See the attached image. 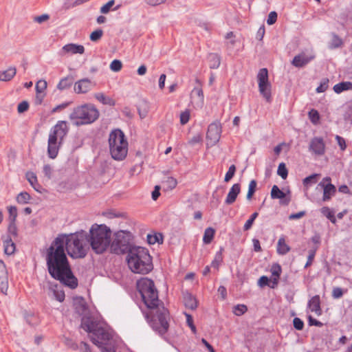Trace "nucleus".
I'll use <instances>...</instances> for the list:
<instances>
[{
    "label": "nucleus",
    "mask_w": 352,
    "mask_h": 352,
    "mask_svg": "<svg viewBox=\"0 0 352 352\" xmlns=\"http://www.w3.org/2000/svg\"><path fill=\"white\" fill-rule=\"evenodd\" d=\"M314 56H308L304 53L295 56L292 63L296 67H302L314 59Z\"/></svg>",
    "instance_id": "19"
},
{
    "label": "nucleus",
    "mask_w": 352,
    "mask_h": 352,
    "mask_svg": "<svg viewBox=\"0 0 352 352\" xmlns=\"http://www.w3.org/2000/svg\"><path fill=\"white\" fill-rule=\"evenodd\" d=\"M98 117V110L91 104L78 107L69 115V119L74 120V124L76 126L91 124Z\"/></svg>",
    "instance_id": "9"
},
{
    "label": "nucleus",
    "mask_w": 352,
    "mask_h": 352,
    "mask_svg": "<svg viewBox=\"0 0 352 352\" xmlns=\"http://www.w3.org/2000/svg\"><path fill=\"white\" fill-rule=\"evenodd\" d=\"M100 326L90 318H82L80 324L81 328L88 332L89 335L93 334L94 331H96V329Z\"/></svg>",
    "instance_id": "20"
},
{
    "label": "nucleus",
    "mask_w": 352,
    "mask_h": 352,
    "mask_svg": "<svg viewBox=\"0 0 352 352\" xmlns=\"http://www.w3.org/2000/svg\"><path fill=\"white\" fill-rule=\"evenodd\" d=\"M16 69L15 67H10L6 70L0 72V80L1 81H10L16 75Z\"/></svg>",
    "instance_id": "24"
},
{
    "label": "nucleus",
    "mask_w": 352,
    "mask_h": 352,
    "mask_svg": "<svg viewBox=\"0 0 352 352\" xmlns=\"http://www.w3.org/2000/svg\"><path fill=\"white\" fill-rule=\"evenodd\" d=\"M316 248L314 250H311L309 252V255L307 258V261L305 265V267H308L310 266L313 262V260L314 258L315 254H316Z\"/></svg>",
    "instance_id": "59"
},
{
    "label": "nucleus",
    "mask_w": 352,
    "mask_h": 352,
    "mask_svg": "<svg viewBox=\"0 0 352 352\" xmlns=\"http://www.w3.org/2000/svg\"><path fill=\"white\" fill-rule=\"evenodd\" d=\"M103 34V31L101 29H97L90 34V40L96 42L100 40Z\"/></svg>",
    "instance_id": "48"
},
{
    "label": "nucleus",
    "mask_w": 352,
    "mask_h": 352,
    "mask_svg": "<svg viewBox=\"0 0 352 352\" xmlns=\"http://www.w3.org/2000/svg\"><path fill=\"white\" fill-rule=\"evenodd\" d=\"M8 210L10 215V221H15L17 217L16 207L9 206Z\"/></svg>",
    "instance_id": "55"
},
{
    "label": "nucleus",
    "mask_w": 352,
    "mask_h": 352,
    "mask_svg": "<svg viewBox=\"0 0 352 352\" xmlns=\"http://www.w3.org/2000/svg\"><path fill=\"white\" fill-rule=\"evenodd\" d=\"M342 45V41L338 36L333 34L331 41L329 43V47L331 49L337 48Z\"/></svg>",
    "instance_id": "41"
},
{
    "label": "nucleus",
    "mask_w": 352,
    "mask_h": 352,
    "mask_svg": "<svg viewBox=\"0 0 352 352\" xmlns=\"http://www.w3.org/2000/svg\"><path fill=\"white\" fill-rule=\"evenodd\" d=\"M290 248L285 243V240L283 237H281L278 239L277 243V252L280 255L286 254L288 252H289Z\"/></svg>",
    "instance_id": "27"
},
{
    "label": "nucleus",
    "mask_w": 352,
    "mask_h": 352,
    "mask_svg": "<svg viewBox=\"0 0 352 352\" xmlns=\"http://www.w3.org/2000/svg\"><path fill=\"white\" fill-rule=\"evenodd\" d=\"M248 311L245 305H237L234 307L233 312L236 316H241Z\"/></svg>",
    "instance_id": "45"
},
{
    "label": "nucleus",
    "mask_w": 352,
    "mask_h": 352,
    "mask_svg": "<svg viewBox=\"0 0 352 352\" xmlns=\"http://www.w3.org/2000/svg\"><path fill=\"white\" fill-rule=\"evenodd\" d=\"M43 173L45 177H47L48 179H50L52 175L53 168L50 164H45L43 166Z\"/></svg>",
    "instance_id": "58"
},
{
    "label": "nucleus",
    "mask_w": 352,
    "mask_h": 352,
    "mask_svg": "<svg viewBox=\"0 0 352 352\" xmlns=\"http://www.w3.org/2000/svg\"><path fill=\"white\" fill-rule=\"evenodd\" d=\"M343 295V292L340 287H334L332 291V296L334 298H341Z\"/></svg>",
    "instance_id": "61"
},
{
    "label": "nucleus",
    "mask_w": 352,
    "mask_h": 352,
    "mask_svg": "<svg viewBox=\"0 0 352 352\" xmlns=\"http://www.w3.org/2000/svg\"><path fill=\"white\" fill-rule=\"evenodd\" d=\"M147 241L149 244H155L156 243H162L163 242V236L161 234H148Z\"/></svg>",
    "instance_id": "35"
},
{
    "label": "nucleus",
    "mask_w": 352,
    "mask_h": 352,
    "mask_svg": "<svg viewBox=\"0 0 352 352\" xmlns=\"http://www.w3.org/2000/svg\"><path fill=\"white\" fill-rule=\"evenodd\" d=\"M222 262V254L221 252H219L216 254L214 259L212 261L211 265L212 267L218 269L219 265Z\"/></svg>",
    "instance_id": "53"
},
{
    "label": "nucleus",
    "mask_w": 352,
    "mask_h": 352,
    "mask_svg": "<svg viewBox=\"0 0 352 352\" xmlns=\"http://www.w3.org/2000/svg\"><path fill=\"white\" fill-rule=\"evenodd\" d=\"M54 295L56 299L59 302H63L65 299V293L63 291H54Z\"/></svg>",
    "instance_id": "63"
},
{
    "label": "nucleus",
    "mask_w": 352,
    "mask_h": 352,
    "mask_svg": "<svg viewBox=\"0 0 352 352\" xmlns=\"http://www.w3.org/2000/svg\"><path fill=\"white\" fill-rule=\"evenodd\" d=\"M326 145L324 140L320 137H315L310 141L309 150L316 155H323L325 153Z\"/></svg>",
    "instance_id": "14"
},
{
    "label": "nucleus",
    "mask_w": 352,
    "mask_h": 352,
    "mask_svg": "<svg viewBox=\"0 0 352 352\" xmlns=\"http://www.w3.org/2000/svg\"><path fill=\"white\" fill-rule=\"evenodd\" d=\"M91 81L88 78H83L75 82L74 89L76 94H85L91 90Z\"/></svg>",
    "instance_id": "17"
},
{
    "label": "nucleus",
    "mask_w": 352,
    "mask_h": 352,
    "mask_svg": "<svg viewBox=\"0 0 352 352\" xmlns=\"http://www.w3.org/2000/svg\"><path fill=\"white\" fill-rule=\"evenodd\" d=\"M184 303L186 308L195 309L197 307V302L194 296L189 293L184 294Z\"/></svg>",
    "instance_id": "25"
},
{
    "label": "nucleus",
    "mask_w": 352,
    "mask_h": 352,
    "mask_svg": "<svg viewBox=\"0 0 352 352\" xmlns=\"http://www.w3.org/2000/svg\"><path fill=\"white\" fill-rule=\"evenodd\" d=\"M8 290V273L6 265L0 260V292L7 294Z\"/></svg>",
    "instance_id": "16"
},
{
    "label": "nucleus",
    "mask_w": 352,
    "mask_h": 352,
    "mask_svg": "<svg viewBox=\"0 0 352 352\" xmlns=\"http://www.w3.org/2000/svg\"><path fill=\"white\" fill-rule=\"evenodd\" d=\"M308 116L309 120L314 124H318L319 123L320 115L317 110L312 109L309 111Z\"/></svg>",
    "instance_id": "37"
},
{
    "label": "nucleus",
    "mask_w": 352,
    "mask_h": 352,
    "mask_svg": "<svg viewBox=\"0 0 352 352\" xmlns=\"http://www.w3.org/2000/svg\"><path fill=\"white\" fill-rule=\"evenodd\" d=\"M8 234L3 239L4 252L8 255L12 254L15 251V244L12 237L17 236V228L15 221H10L8 228Z\"/></svg>",
    "instance_id": "11"
},
{
    "label": "nucleus",
    "mask_w": 352,
    "mask_h": 352,
    "mask_svg": "<svg viewBox=\"0 0 352 352\" xmlns=\"http://www.w3.org/2000/svg\"><path fill=\"white\" fill-rule=\"evenodd\" d=\"M72 82H73L72 79L70 77H65L64 78H62L59 81V82L57 85V88L59 90H63V89H67L72 85Z\"/></svg>",
    "instance_id": "33"
},
{
    "label": "nucleus",
    "mask_w": 352,
    "mask_h": 352,
    "mask_svg": "<svg viewBox=\"0 0 352 352\" xmlns=\"http://www.w3.org/2000/svg\"><path fill=\"white\" fill-rule=\"evenodd\" d=\"M111 230L104 224H93L87 232V242L98 254L104 253L111 243Z\"/></svg>",
    "instance_id": "4"
},
{
    "label": "nucleus",
    "mask_w": 352,
    "mask_h": 352,
    "mask_svg": "<svg viewBox=\"0 0 352 352\" xmlns=\"http://www.w3.org/2000/svg\"><path fill=\"white\" fill-rule=\"evenodd\" d=\"M215 230L212 228H208L205 230L203 241L206 244H209L212 241Z\"/></svg>",
    "instance_id": "29"
},
{
    "label": "nucleus",
    "mask_w": 352,
    "mask_h": 352,
    "mask_svg": "<svg viewBox=\"0 0 352 352\" xmlns=\"http://www.w3.org/2000/svg\"><path fill=\"white\" fill-rule=\"evenodd\" d=\"M271 197L272 199H283L285 197V194L277 186L274 185L271 190Z\"/></svg>",
    "instance_id": "36"
},
{
    "label": "nucleus",
    "mask_w": 352,
    "mask_h": 352,
    "mask_svg": "<svg viewBox=\"0 0 352 352\" xmlns=\"http://www.w3.org/2000/svg\"><path fill=\"white\" fill-rule=\"evenodd\" d=\"M26 179L30 184V185L36 190V186L38 185L37 177L35 173L33 172H28L25 175Z\"/></svg>",
    "instance_id": "39"
},
{
    "label": "nucleus",
    "mask_w": 352,
    "mask_h": 352,
    "mask_svg": "<svg viewBox=\"0 0 352 352\" xmlns=\"http://www.w3.org/2000/svg\"><path fill=\"white\" fill-rule=\"evenodd\" d=\"M256 182L255 180L250 181L248 186V191L247 194V199L250 200L256 191Z\"/></svg>",
    "instance_id": "40"
},
{
    "label": "nucleus",
    "mask_w": 352,
    "mask_h": 352,
    "mask_svg": "<svg viewBox=\"0 0 352 352\" xmlns=\"http://www.w3.org/2000/svg\"><path fill=\"white\" fill-rule=\"evenodd\" d=\"M293 324H294V328L297 330H302L304 327V322L299 318H294Z\"/></svg>",
    "instance_id": "56"
},
{
    "label": "nucleus",
    "mask_w": 352,
    "mask_h": 352,
    "mask_svg": "<svg viewBox=\"0 0 352 352\" xmlns=\"http://www.w3.org/2000/svg\"><path fill=\"white\" fill-rule=\"evenodd\" d=\"M57 237L63 241V247L70 257L82 258L87 256L89 250V244L85 231L80 230L70 234H60Z\"/></svg>",
    "instance_id": "3"
},
{
    "label": "nucleus",
    "mask_w": 352,
    "mask_h": 352,
    "mask_svg": "<svg viewBox=\"0 0 352 352\" xmlns=\"http://www.w3.org/2000/svg\"><path fill=\"white\" fill-rule=\"evenodd\" d=\"M194 94H196L197 96V104L201 107L204 101V96L202 89L201 87H195L192 91V96ZM192 97L193 96H192Z\"/></svg>",
    "instance_id": "30"
},
{
    "label": "nucleus",
    "mask_w": 352,
    "mask_h": 352,
    "mask_svg": "<svg viewBox=\"0 0 352 352\" xmlns=\"http://www.w3.org/2000/svg\"><path fill=\"white\" fill-rule=\"evenodd\" d=\"M137 287L149 309L145 317L151 327L161 334L166 333L168 328L169 313L158 298L154 282L148 278H142L138 281Z\"/></svg>",
    "instance_id": "1"
},
{
    "label": "nucleus",
    "mask_w": 352,
    "mask_h": 352,
    "mask_svg": "<svg viewBox=\"0 0 352 352\" xmlns=\"http://www.w3.org/2000/svg\"><path fill=\"white\" fill-rule=\"evenodd\" d=\"M89 338L102 352H116V342L111 329L100 325Z\"/></svg>",
    "instance_id": "8"
},
{
    "label": "nucleus",
    "mask_w": 352,
    "mask_h": 352,
    "mask_svg": "<svg viewBox=\"0 0 352 352\" xmlns=\"http://www.w3.org/2000/svg\"><path fill=\"white\" fill-rule=\"evenodd\" d=\"M126 233L122 230L116 233L115 239L112 243V252L116 254L124 252L127 249L128 240L126 239Z\"/></svg>",
    "instance_id": "12"
},
{
    "label": "nucleus",
    "mask_w": 352,
    "mask_h": 352,
    "mask_svg": "<svg viewBox=\"0 0 352 352\" xmlns=\"http://www.w3.org/2000/svg\"><path fill=\"white\" fill-rule=\"evenodd\" d=\"M68 132L69 127L66 121H58L52 128L47 142V154L50 158L54 159L56 157L60 145Z\"/></svg>",
    "instance_id": "6"
},
{
    "label": "nucleus",
    "mask_w": 352,
    "mask_h": 352,
    "mask_svg": "<svg viewBox=\"0 0 352 352\" xmlns=\"http://www.w3.org/2000/svg\"><path fill=\"white\" fill-rule=\"evenodd\" d=\"M184 314L186 318V323H187L188 326L190 328V329L193 333H196L197 329L194 324L193 318H192V316L187 313H184Z\"/></svg>",
    "instance_id": "50"
},
{
    "label": "nucleus",
    "mask_w": 352,
    "mask_h": 352,
    "mask_svg": "<svg viewBox=\"0 0 352 352\" xmlns=\"http://www.w3.org/2000/svg\"><path fill=\"white\" fill-rule=\"evenodd\" d=\"M321 212L324 216H326L329 219H330L332 222H335L334 215L328 207L322 208Z\"/></svg>",
    "instance_id": "54"
},
{
    "label": "nucleus",
    "mask_w": 352,
    "mask_h": 352,
    "mask_svg": "<svg viewBox=\"0 0 352 352\" xmlns=\"http://www.w3.org/2000/svg\"><path fill=\"white\" fill-rule=\"evenodd\" d=\"M235 171H236L235 166L234 165H231L229 167V169H228V172L226 173V174L225 175L224 181L226 182H229L233 177V176L234 175Z\"/></svg>",
    "instance_id": "52"
},
{
    "label": "nucleus",
    "mask_w": 352,
    "mask_h": 352,
    "mask_svg": "<svg viewBox=\"0 0 352 352\" xmlns=\"http://www.w3.org/2000/svg\"><path fill=\"white\" fill-rule=\"evenodd\" d=\"M256 78L260 94L267 102L270 103L272 102V84L269 80L268 70L266 68L259 69Z\"/></svg>",
    "instance_id": "10"
},
{
    "label": "nucleus",
    "mask_w": 352,
    "mask_h": 352,
    "mask_svg": "<svg viewBox=\"0 0 352 352\" xmlns=\"http://www.w3.org/2000/svg\"><path fill=\"white\" fill-rule=\"evenodd\" d=\"M281 271V267L278 264H274L272 266V278L270 279V282L272 284L270 285V287L274 288L277 285Z\"/></svg>",
    "instance_id": "22"
},
{
    "label": "nucleus",
    "mask_w": 352,
    "mask_h": 352,
    "mask_svg": "<svg viewBox=\"0 0 352 352\" xmlns=\"http://www.w3.org/2000/svg\"><path fill=\"white\" fill-rule=\"evenodd\" d=\"M309 308L312 312H315L318 316L322 313L320 308V300L319 296L316 295L313 296L309 301Z\"/></svg>",
    "instance_id": "23"
},
{
    "label": "nucleus",
    "mask_w": 352,
    "mask_h": 352,
    "mask_svg": "<svg viewBox=\"0 0 352 352\" xmlns=\"http://www.w3.org/2000/svg\"><path fill=\"white\" fill-rule=\"evenodd\" d=\"M210 61L211 63L210 67L212 69L218 68L221 63L220 57L216 54H212L210 55Z\"/></svg>",
    "instance_id": "38"
},
{
    "label": "nucleus",
    "mask_w": 352,
    "mask_h": 352,
    "mask_svg": "<svg viewBox=\"0 0 352 352\" xmlns=\"http://www.w3.org/2000/svg\"><path fill=\"white\" fill-rule=\"evenodd\" d=\"M76 309L79 313H82L86 309V305L82 299L78 300V302H76Z\"/></svg>",
    "instance_id": "60"
},
{
    "label": "nucleus",
    "mask_w": 352,
    "mask_h": 352,
    "mask_svg": "<svg viewBox=\"0 0 352 352\" xmlns=\"http://www.w3.org/2000/svg\"><path fill=\"white\" fill-rule=\"evenodd\" d=\"M258 214L256 212H254L251 215L250 218L244 224L243 230L245 231H247V230H250L252 228V225L254 223V221L256 219V218L258 217Z\"/></svg>",
    "instance_id": "43"
},
{
    "label": "nucleus",
    "mask_w": 352,
    "mask_h": 352,
    "mask_svg": "<svg viewBox=\"0 0 352 352\" xmlns=\"http://www.w3.org/2000/svg\"><path fill=\"white\" fill-rule=\"evenodd\" d=\"M85 52V47L82 45H78L75 43H69L65 45L60 52V54L63 56L67 55H73V54H82Z\"/></svg>",
    "instance_id": "15"
},
{
    "label": "nucleus",
    "mask_w": 352,
    "mask_h": 352,
    "mask_svg": "<svg viewBox=\"0 0 352 352\" xmlns=\"http://www.w3.org/2000/svg\"><path fill=\"white\" fill-rule=\"evenodd\" d=\"M122 67V63L119 60H113L110 64V69L113 72H118L121 70Z\"/></svg>",
    "instance_id": "51"
},
{
    "label": "nucleus",
    "mask_w": 352,
    "mask_h": 352,
    "mask_svg": "<svg viewBox=\"0 0 352 352\" xmlns=\"http://www.w3.org/2000/svg\"><path fill=\"white\" fill-rule=\"evenodd\" d=\"M29 108V104L27 101H23L18 104L17 111L19 113H22L28 111Z\"/></svg>",
    "instance_id": "57"
},
{
    "label": "nucleus",
    "mask_w": 352,
    "mask_h": 352,
    "mask_svg": "<svg viewBox=\"0 0 352 352\" xmlns=\"http://www.w3.org/2000/svg\"><path fill=\"white\" fill-rule=\"evenodd\" d=\"M320 176L319 174H312L309 175V177H305L303 181L302 184L305 188V190H307L308 187L312 184H316L317 182V179Z\"/></svg>",
    "instance_id": "31"
},
{
    "label": "nucleus",
    "mask_w": 352,
    "mask_h": 352,
    "mask_svg": "<svg viewBox=\"0 0 352 352\" xmlns=\"http://www.w3.org/2000/svg\"><path fill=\"white\" fill-rule=\"evenodd\" d=\"M46 263L51 276L71 288L78 285L77 279L72 274L69 261L63 247V241L56 237L47 249Z\"/></svg>",
    "instance_id": "2"
},
{
    "label": "nucleus",
    "mask_w": 352,
    "mask_h": 352,
    "mask_svg": "<svg viewBox=\"0 0 352 352\" xmlns=\"http://www.w3.org/2000/svg\"><path fill=\"white\" fill-rule=\"evenodd\" d=\"M115 5V0H110L100 8V12L102 14H107L112 9Z\"/></svg>",
    "instance_id": "44"
},
{
    "label": "nucleus",
    "mask_w": 352,
    "mask_h": 352,
    "mask_svg": "<svg viewBox=\"0 0 352 352\" xmlns=\"http://www.w3.org/2000/svg\"><path fill=\"white\" fill-rule=\"evenodd\" d=\"M277 173L283 179H286L287 177L288 171L284 163H280L278 165Z\"/></svg>",
    "instance_id": "46"
},
{
    "label": "nucleus",
    "mask_w": 352,
    "mask_h": 352,
    "mask_svg": "<svg viewBox=\"0 0 352 352\" xmlns=\"http://www.w3.org/2000/svg\"><path fill=\"white\" fill-rule=\"evenodd\" d=\"M164 187L166 190H173L177 184V179L172 177H168L163 182Z\"/></svg>",
    "instance_id": "34"
},
{
    "label": "nucleus",
    "mask_w": 352,
    "mask_h": 352,
    "mask_svg": "<svg viewBox=\"0 0 352 352\" xmlns=\"http://www.w3.org/2000/svg\"><path fill=\"white\" fill-rule=\"evenodd\" d=\"M319 186L323 190V201H329L336 192L335 186L331 184H324V182H320L318 185V187Z\"/></svg>",
    "instance_id": "18"
},
{
    "label": "nucleus",
    "mask_w": 352,
    "mask_h": 352,
    "mask_svg": "<svg viewBox=\"0 0 352 352\" xmlns=\"http://www.w3.org/2000/svg\"><path fill=\"white\" fill-rule=\"evenodd\" d=\"M95 98L100 102L104 104H108L109 106H114L115 101L110 97L106 96L102 93H98L95 94Z\"/></svg>",
    "instance_id": "28"
},
{
    "label": "nucleus",
    "mask_w": 352,
    "mask_h": 352,
    "mask_svg": "<svg viewBox=\"0 0 352 352\" xmlns=\"http://www.w3.org/2000/svg\"><path fill=\"white\" fill-rule=\"evenodd\" d=\"M225 38L228 40V41L226 42L228 47L232 48L235 44V36L234 33L232 32H228L225 36Z\"/></svg>",
    "instance_id": "42"
},
{
    "label": "nucleus",
    "mask_w": 352,
    "mask_h": 352,
    "mask_svg": "<svg viewBox=\"0 0 352 352\" xmlns=\"http://www.w3.org/2000/svg\"><path fill=\"white\" fill-rule=\"evenodd\" d=\"M47 88V82L44 80H38L36 84V93H45Z\"/></svg>",
    "instance_id": "47"
},
{
    "label": "nucleus",
    "mask_w": 352,
    "mask_h": 352,
    "mask_svg": "<svg viewBox=\"0 0 352 352\" xmlns=\"http://www.w3.org/2000/svg\"><path fill=\"white\" fill-rule=\"evenodd\" d=\"M126 262L133 273L146 274L153 270L151 256L148 251L142 247H133L128 251Z\"/></svg>",
    "instance_id": "5"
},
{
    "label": "nucleus",
    "mask_w": 352,
    "mask_h": 352,
    "mask_svg": "<svg viewBox=\"0 0 352 352\" xmlns=\"http://www.w3.org/2000/svg\"><path fill=\"white\" fill-rule=\"evenodd\" d=\"M336 139L337 140V142L339 145V146L340 147V149L342 151H344L346 149V142H345V140L343 138L339 136V135H336Z\"/></svg>",
    "instance_id": "62"
},
{
    "label": "nucleus",
    "mask_w": 352,
    "mask_h": 352,
    "mask_svg": "<svg viewBox=\"0 0 352 352\" xmlns=\"http://www.w3.org/2000/svg\"><path fill=\"white\" fill-rule=\"evenodd\" d=\"M16 199L19 204H26L30 202L31 196L27 192H21L16 196Z\"/></svg>",
    "instance_id": "32"
},
{
    "label": "nucleus",
    "mask_w": 352,
    "mask_h": 352,
    "mask_svg": "<svg viewBox=\"0 0 352 352\" xmlns=\"http://www.w3.org/2000/svg\"><path fill=\"white\" fill-rule=\"evenodd\" d=\"M270 280H269V278L265 276H261L259 279H258V285L263 287L265 285H269V282H270Z\"/></svg>",
    "instance_id": "64"
},
{
    "label": "nucleus",
    "mask_w": 352,
    "mask_h": 352,
    "mask_svg": "<svg viewBox=\"0 0 352 352\" xmlns=\"http://www.w3.org/2000/svg\"><path fill=\"white\" fill-rule=\"evenodd\" d=\"M109 146L110 154L114 160L121 161L126 157L128 142L121 130L115 129L110 133Z\"/></svg>",
    "instance_id": "7"
},
{
    "label": "nucleus",
    "mask_w": 352,
    "mask_h": 352,
    "mask_svg": "<svg viewBox=\"0 0 352 352\" xmlns=\"http://www.w3.org/2000/svg\"><path fill=\"white\" fill-rule=\"evenodd\" d=\"M221 133V126L219 123L210 124L207 131V144L210 146L215 145L220 140Z\"/></svg>",
    "instance_id": "13"
},
{
    "label": "nucleus",
    "mask_w": 352,
    "mask_h": 352,
    "mask_svg": "<svg viewBox=\"0 0 352 352\" xmlns=\"http://www.w3.org/2000/svg\"><path fill=\"white\" fill-rule=\"evenodd\" d=\"M240 192H241L240 184H234L231 187V188L226 197V199L225 200L226 204L228 205H230V204H233L236 201L237 196L240 193Z\"/></svg>",
    "instance_id": "21"
},
{
    "label": "nucleus",
    "mask_w": 352,
    "mask_h": 352,
    "mask_svg": "<svg viewBox=\"0 0 352 352\" xmlns=\"http://www.w3.org/2000/svg\"><path fill=\"white\" fill-rule=\"evenodd\" d=\"M190 116V113L189 110L186 109L184 111H182L180 113V116H179L181 124H182V125L186 124L189 121Z\"/></svg>",
    "instance_id": "49"
},
{
    "label": "nucleus",
    "mask_w": 352,
    "mask_h": 352,
    "mask_svg": "<svg viewBox=\"0 0 352 352\" xmlns=\"http://www.w3.org/2000/svg\"><path fill=\"white\" fill-rule=\"evenodd\" d=\"M333 89L336 94H340L344 91L351 90L352 82L349 81L342 82L335 85Z\"/></svg>",
    "instance_id": "26"
}]
</instances>
